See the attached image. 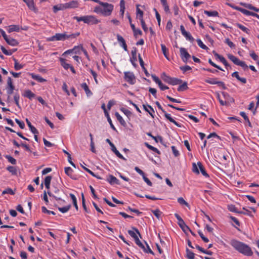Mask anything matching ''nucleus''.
Segmentation results:
<instances>
[{
    "instance_id": "obj_1",
    "label": "nucleus",
    "mask_w": 259,
    "mask_h": 259,
    "mask_svg": "<svg viewBox=\"0 0 259 259\" xmlns=\"http://www.w3.org/2000/svg\"><path fill=\"white\" fill-rule=\"evenodd\" d=\"M230 244L236 250L244 255L250 256L253 254L251 247L242 242L232 239L230 241Z\"/></svg>"
},
{
    "instance_id": "obj_2",
    "label": "nucleus",
    "mask_w": 259,
    "mask_h": 259,
    "mask_svg": "<svg viewBox=\"0 0 259 259\" xmlns=\"http://www.w3.org/2000/svg\"><path fill=\"white\" fill-rule=\"evenodd\" d=\"M99 6L94 8V12L105 17L109 16L114 10V5L106 2H100Z\"/></svg>"
},
{
    "instance_id": "obj_3",
    "label": "nucleus",
    "mask_w": 259,
    "mask_h": 259,
    "mask_svg": "<svg viewBox=\"0 0 259 259\" xmlns=\"http://www.w3.org/2000/svg\"><path fill=\"white\" fill-rule=\"evenodd\" d=\"M79 34H71L68 35L66 33H56L55 35L52 36L50 37L47 38V40L49 41H59L61 40L63 41L71 37H75V36Z\"/></svg>"
},
{
    "instance_id": "obj_4",
    "label": "nucleus",
    "mask_w": 259,
    "mask_h": 259,
    "mask_svg": "<svg viewBox=\"0 0 259 259\" xmlns=\"http://www.w3.org/2000/svg\"><path fill=\"white\" fill-rule=\"evenodd\" d=\"M100 22L96 16L94 15L84 16V23L88 25H96Z\"/></svg>"
},
{
    "instance_id": "obj_5",
    "label": "nucleus",
    "mask_w": 259,
    "mask_h": 259,
    "mask_svg": "<svg viewBox=\"0 0 259 259\" xmlns=\"http://www.w3.org/2000/svg\"><path fill=\"white\" fill-rule=\"evenodd\" d=\"M135 243H136V244L138 246H139L140 248H141L145 252L154 254V252L150 249L149 245L146 242H145V241L144 242L145 244H146V247H145V245L140 240L139 238H137L136 239H135Z\"/></svg>"
},
{
    "instance_id": "obj_6",
    "label": "nucleus",
    "mask_w": 259,
    "mask_h": 259,
    "mask_svg": "<svg viewBox=\"0 0 259 259\" xmlns=\"http://www.w3.org/2000/svg\"><path fill=\"white\" fill-rule=\"evenodd\" d=\"M205 81L210 84H217L224 90L226 89L225 83L223 81L218 80L217 78H208L205 79Z\"/></svg>"
},
{
    "instance_id": "obj_7",
    "label": "nucleus",
    "mask_w": 259,
    "mask_h": 259,
    "mask_svg": "<svg viewBox=\"0 0 259 259\" xmlns=\"http://www.w3.org/2000/svg\"><path fill=\"white\" fill-rule=\"evenodd\" d=\"M124 78L125 80L130 84H134L136 83V77L132 72H124Z\"/></svg>"
},
{
    "instance_id": "obj_8",
    "label": "nucleus",
    "mask_w": 259,
    "mask_h": 259,
    "mask_svg": "<svg viewBox=\"0 0 259 259\" xmlns=\"http://www.w3.org/2000/svg\"><path fill=\"white\" fill-rule=\"evenodd\" d=\"M180 30L181 31L182 34L186 38V39L189 41L190 42L193 43L195 39L194 37L191 35V33L189 32H187L183 25L180 26Z\"/></svg>"
},
{
    "instance_id": "obj_9",
    "label": "nucleus",
    "mask_w": 259,
    "mask_h": 259,
    "mask_svg": "<svg viewBox=\"0 0 259 259\" xmlns=\"http://www.w3.org/2000/svg\"><path fill=\"white\" fill-rule=\"evenodd\" d=\"M24 3L26 4L29 9L34 13H36L38 12V10L35 7L34 0H23Z\"/></svg>"
},
{
    "instance_id": "obj_10",
    "label": "nucleus",
    "mask_w": 259,
    "mask_h": 259,
    "mask_svg": "<svg viewBox=\"0 0 259 259\" xmlns=\"http://www.w3.org/2000/svg\"><path fill=\"white\" fill-rule=\"evenodd\" d=\"M180 55L183 61L186 62L191 57L190 55L188 53L185 48H181L180 50Z\"/></svg>"
},
{
    "instance_id": "obj_11",
    "label": "nucleus",
    "mask_w": 259,
    "mask_h": 259,
    "mask_svg": "<svg viewBox=\"0 0 259 259\" xmlns=\"http://www.w3.org/2000/svg\"><path fill=\"white\" fill-rule=\"evenodd\" d=\"M7 84V92L8 95H10L13 93L15 88L13 84L12 78L10 77H9L8 78Z\"/></svg>"
},
{
    "instance_id": "obj_12",
    "label": "nucleus",
    "mask_w": 259,
    "mask_h": 259,
    "mask_svg": "<svg viewBox=\"0 0 259 259\" xmlns=\"http://www.w3.org/2000/svg\"><path fill=\"white\" fill-rule=\"evenodd\" d=\"M117 39L120 46L122 47L125 51H127V47L123 37L119 34H117Z\"/></svg>"
},
{
    "instance_id": "obj_13",
    "label": "nucleus",
    "mask_w": 259,
    "mask_h": 259,
    "mask_svg": "<svg viewBox=\"0 0 259 259\" xmlns=\"http://www.w3.org/2000/svg\"><path fill=\"white\" fill-rule=\"evenodd\" d=\"M66 9L70 8H76L78 7V3L76 1H72L68 3H65Z\"/></svg>"
},
{
    "instance_id": "obj_14",
    "label": "nucleus",
    "mask_w": 259,
    "mask_h": 259,
    "mask_svg": "<svg viewBox=\"0 0 259 259\" xmlns=\"http://www.w3.org/2000/svg\"><path fill=\"white\" fill-rule=\"evenodd\" d=\"M20 29V27L18 25H11L8 27L7 31L9 33H11L14 31L19 32Z\"/></svg>"
},
{
    "instance_id": "obj_15",
    "label": "nucleus",
    "mask_w": 259,
    "mask_h": 259,
    "mask_svg": "<svg viewBox=\"0 0 259 259\" xmlns=\"http://www.w3.org/2000/svg\"><path fill=\"white\" fill-rule=\"evenodd\" d=\"M5 40L7 44L12 46H16L18 45V41L13 38L8 37Z\"/></svg>"
},
{
    "instance_id": "obj_16",
    "label": "nucleus",
    "mask_w": 259,
    "mask_h": 259,
    "mask_svg": "<svg viewBox=\"0 0 259 259\" xmlns=\"http://www.w3.org/2000/svg\"><path fill=\"white\" fill-rule=\"evenodd\" d=\"M143 106L144 110L148 112L152 117H154V110L153 108L148 105H143Z\"/></svg>"
},
{
    "instance_id": "obj_17",
    "label": "nucleus",
    "mask_w": 259,
    "mask_h": 259,
    "mask_svg": "<svg viewBox=\"0 0 259 259\" xmlns=\"http://www.w3.org/2000/svg\"><path fill=\"white\" fill-rule=\"evenodd\" d=\"M134 229L135 230V231H132V230H128V233L135 240L136 238H138V236L137 234H138L140 237H141V235H140V232H139V231H138V229H137L136 228H134Z\"/></svg>"
},
{
    "instance_id": "obj_18",
    "label": "nucleus",
    "mask_w": 259,
    "mask_h": 259,
    "mask_svg": "<svg viewBox=\"0 0 259 259\" xmlns=\"http://www.w3.org/2000/svg\"><path fill=\"white\" fill-rule=\"evenodd\" d=\"M164 112V116L165 118L168 120L170 122H172L174 123L176 125H177L178 127H180L181 125L179 123H178L176 120H175L171 116V115L170 114H168L167 113Z\"/></svg>"
},
{
    "instance_id": "obj_19",
    "label": "nucleus",
    "mask_w": 259,
    "mask_h": 259,
    "mask_svg": "<svg viewBox=\"0 0 259 259\" xmlns=\"http://www.w3.org/2000/svg\"><path fill=\"white\" fill-rule=\"evenodd\" d=\"M53 11L54 13H57L60 10L66 9L65 4H61L58 5H55L53 7Z\"/></svg>"
},
{
    "instance_id": "obj_20",
    "label": "nucleus",
    "mask_w": 259,
    "mask_h": 259,
    "mask_svg": "<svg viewBox=\"0 0 259 259\" xmlns=\"http://www.w3.org/2000/svg\"><path fill=\"white\" fill-rule=\"evenodd\" d=\"M31 77L33 79L39 82H43L46 81V80L45 79H44L41 76H40L39 75H36L34 73H31Z\"/></svg>"
},
{
    "instance_id": "obj_21",
    "label": "nucleus",
    "mask_w": 259,
    "mask_h": 259,
    "mask_svg": "<svg viewBox=\"0 0 259 259\" xmlns=\"http://www.w3.org/2000/svg\"><path fill=\"white\" fill-rule=\"evenodd\" d=\"M81 87L84 90L88 97L91 96L92 95V92L89 89L86 83H82L81 84Z\"/></svg>"
},
{
    "instance_id": "obj_22",
    "label": "nucleus",
    "mask_w": 259,
    "mask_h": 259,
    "mask_svg": "<svg viewBox=\"0 0 259 259\" xmlns=\"http://www.w3.org/2000/svg\"><path fill=\"white\" fill-rule=\"evenodd\" d=\"M182 82V80L180 79L174 77H171L168 84L172 85L179 84Z\"/></svg>"
},
{
    "instance_id": "obj_23",
    "label": "nucleus",
    "mask_w": 259,
    "mask_h": 259,
    "mask_svg": "<svg viewBox=\"0 0 259 259\" xmlns=\"http://www.w3.org/2000/svg\"><path fill=\"white\" fill-rule=\"evenodd\" d=\"M60 63H61V65L66 70H67L68 68H69V67L71 66L70 64H69V63H68L67 62L66 60L64 59V58H60Z\"/></svg>"
},
{
    "instance_id": "obj_24",
    "label": "nucleus",
    "mask_w": 259,
    "mask_h": 259,
    "mask_svg": "<svg viewBox=\"0 0 259 259\" xmlns=\"http://www.w3.org/2000/svg\"><path fill=\"white\" fill-rule=\"evenodd\" d=\"M197 165H198V166L199 168L200 169V172H201L202 175L206 178L209 177L208 175L207 174L206 171H205L202 163L200 162H198Z\"/></svg>"
},
{
    "instance_id": "obj_25",
    "label": "nucleus",
    "mask_w": 259,
    "mask_h": 259,
    "mask_svg": "<svg viewBox=\"0 0 259 259\" xmlns=\"http://www.w3.org/2000/svg\"><path fill=\"white\" fill-rule=\"evenodd\" d=\"M125 10V2L124 0H120V14L122 18L123 17L124 13Z\"/></svg>"
},
{
    "instance_id": "obj_26",
    "label": "nucleus",
    "mask_w": 259,
    "mask_h": 259,
    "mask_svg": "<svg viewBox=\"0 0 259 259\" xmlns=\"http://www.w3.org/2000/svg\"><path fill=\"white\" fill-rule=\"evenodd\" d=\"M228 57L231 61H232L235 64L237 65H238L240 62V60L238 58L233 55L228 54Z\"/></svg>"
},
{
    "instance_id": "obj_27",
    "label": "nucleus",
    "mask_w": 259,
    "mask_h": 259,
    "mask_svg": "<svg viewBox=\"0 0 259 259\" xmlns=\"http://www.w3.org/2000/svg\"><path fill=\"white\" fill-rule=\"evenodd\" d=\"M108 182L111 184H118V180L112 175H110L107 179Z\"/></svg>"
},
{
    "instance_id": "obj_28",
    "label": "nucleus",
    "mask_w": 259,
    "mask_h": 259,
    "mask_svg": "<svg viewBox=\"0 0 259 259\" xmlns=\"http://www.w3.org/2000/svg\"><path fill=\"white\" fill-rule=\"evenodd\" d=\"M161 50H162V53L164 55V57L167 60H169L168 51L167 48L166 47V46L164 44H161Z\"/></svg>"
},
{
    "instance_id": "obj_29",
    "label": "nucleus",
    "mask_w": 259,
    "mask_h": 259,
    "mask_svg": "<svg viewBox=\"0 0 259 259\" xmlns=\"http://www.w3.org/2000/svg\"><path fill=\"white\" fill-rule=\"evenodd\" d=\"M26 121L31 132L34 134H37L38 133L37 129L31 124V122L27 119H26Z\"/></svg>"
},
{
    "instance_id": "obj_30",
    "label": "nucleus",
    "mask_w": 259,
    "mask_h": 259,
    "mask_svg": "<svg viewBox=\"0 0 259 259\" xmlns=\"http://www.w3.org/2000/svg\"><path fill=\"white\" fill-rule=\"evenodd\" d=\"M240 5L249 10H253L255 12H258V10H257V8L253 7L251 4H247V3H241Z\"/></svg>"
},
{
    "instance_id": "obj_31",
    "label": "nucleus",
    "mask_w": 259,
    "mask_h": 259,
    "mask_svg": "<svg viewBox=\"0 0 259 259\" xmlns=\"http://www.w3.org/2000/svg\"><path fill=\"white\" fill-rule=\"evenodd\" d=\"M52 179V178L50 176H48L45 178L44 183L46 188L48 189H49L50 188V184Z\"/></svg>"
},
{
    "instance_id": "obj_32",
    "label": "nucleus",
    "mask_w": 259,
    "mask_h": 259,
    "mask_svg": "<svg viewBox=\"0 0 259 259\" xmlns=\"http://www.w3.org/2000/svg\"><path fill=\"white\" fill-rule=\"evenodd\" d=\"M65 174L70 177L71 179L75 180L76 178L73 177L72 176V172L73 170L70 167H67L65 168Z\"/></svg>"
},
{
    "instance_id": "obj_33",
    "label": "nucleus",
    "mask_w": 259,
    "mask_h": 259,
    "mask_svg": "<svg viewBox=\"0 0 259 259\" xmlns=\"http://www.w3.org/2000/svg\"><path fill=\"white\" fill-rule=\"evenodd\" d=\"M204 13L207 15L208 17H217L219 15V13L217 11H204Z\"/></svg>"
},
{
    "instance_id": "obj_34",
    "label": "nucleus",
    "mask_w": 259,
    "mask_h": 259,
    "mask_svg": "<svg viewBox=\"0 0 259 259\" xmlns=\"http://www.w3.org/2000/svg\"><path fill=\"white\" fill-rule=\"evenodd\" d=\"M222 95L226 100L225 101H227V103L229 102H234L233 98H231L227 93L222 92Z\"/></svg>"
},
{
    "instance_id": "obj_35",
    "label": "nucleus",
    "mask_w": 259,
    "mask_h": 259,
    "mask_svg": "<svg viewBox=\"0 0 259 259\" xmlns=\"http://www.w3.org/2000/svg\"><path fill=\"white\" fill-rule=\"evenodd\" d=\"M24 96L29 99H31L34 97L35 94L33 93L30 90H26L24 92Z\"/></svg>"
},
{
    "instance_id": "obj_36",
    "label": "nucleus",
    "mask_w": 259,
    "mask_h": 259,
    "mask_svg": "<svg viewBox=\"0 0 259 259\" xmlns=\"http://www.w3.org/2000/svg\"><path fill=\"white\" fill-rule=\"evenodd\" d=\"M160 2L161 4L162 5V6L163 7L164 10L166 13H169V6L167 3V0H160Z\"/></svg>"
},
{
    "instance_id": "obj_37",
    "label": "nucleus",
    "mask_w": 259,
    "mask_h": 259,
    "mask_svg": "<svg viewBox=\"0 0 259 259\" xmlns=\"http://www.w3.org/2000/svg\"><path fill=\"white\" fill-rule=\"evenodd\" d=\"M115 115L116 117L117 118V119L118 120V121L120 122V123L122 125H125L126 124L125 121L123 119L122 116L118 113L116 112L115 114Z\"/></svg>"
},
{
    "instance_id": "obj_38",
    "label": "nucleus",
    "mask_w": 259,
    "mask_h": 259,
    "mask_svg": "<svg viewBox=\"0 0 259 259\" xmlns=\"http://www.w3.org/2000/svg\"><path fill=\"white\" fill-rule=\"evenodd\" d=\"M235 25H236V26L238 28L240 29L243 32L246 33L247 34H249V33L250 30L247 28H246V27L244 26L243 25H241V24H239V23H236Z\"/></svg>"
},
{
    "instance_id": "obj_39",
    "label": "nucleus",
    "mask_w": 259,
    "mask_h": 259,
    "mask_svg": "<svg viewBox=\"0 0 259 259\" xmlns=\"http://www.w3.org/2000/svg\"><path fill=\"white\" fill-rule=\"evenodd\" d=\"M137 17L140 20H143V12L138 8V6H137Z\"/></svg>"
},
{
    "instance_id": "obj_40",
    "label": "nucleus",
    "mask_w": 259,
    "mask_h": 259,
    "mask_svg": "<svg viewBox=\"0 0 259 259\" xmlns=\"http://www.w3.org/2000/svg\"><path fill=\"white\" fill-rule=\"evenodd\" d=\"M240 115L244 118L245 121L247 123L249 126L251 127V124L250 122L248 116L246 115V113L244 112H241L240 113Z\"/></svg>"
},
{
    "instance_id": "obj_41",
    "label": "nucleus",
    "mask_w": 259,
    "mask_h": 259,
    "mask_svg": "<svg viewBox=\"0 0 259 259\" xmlns=\"http://www.w3.org/2000/svg\"><path fill=\"white\" fill-rule=\"evenodd\" d=\"M145 146H146V147H147L149 149H150V150H151L153 151V152H154L157 153V154H160V151H159V150L157 148H155V147H153V146H151V145H149L148 143H145Z\"/></svg>"
},
{
    "instance_id": "obj_42",
    "label": "nucleus",
    "mask_w": 259,
    "mask_h": 259,
    "mask_svg": "<svg viewBox=\"0 0 259 259\" xmlns=\"http://www.w3.org/2000/svg\"><path fill=\"white\" fill-rule=\"evenodd\" d=\"M188 88L187 83L186 82H184L182 84L179 85L178 88V91L179 92H183L187 90Z\"/></svg>"
},
{
    "instance_id": "obj_43",
    "label": "nucleus",
    "mask_w": 259,
    "mask_h": 259,
    "mask_svg": "<svg viewBox=\"0 0 259 259\" xmlns=\"http://www.w3.org/2000/svg\"><path fill=\"white\" fill-rule=\"evenodd\" d=\"M180 228L185 232L187 231H190V228L186 225L184 221L181 222L180 223L178 224Z\"/></svg>"
},
{
    "instance_id": "obj_44",
    "label": "nucleus",
    "mask_w": 259,
    "mask_h": 259,
    "mask_svg": "<svg viewBox=\"0 0 259 259\" xmlns=\"http://www.w3.org/2000/svg\"><path fill=\"white\" fill-rule=\"evenodd\" d=\"M7 169L13 175L17 174V170L15 167L13 166H9L7 167Z\"/></svg>"
},
{
    "instance_id": "obj_45",
    "label": "nucleus",
    "mask_w": 259,
    "mask_h": 259,
    "mask_svg": "<svg viewBox=\"0 0 259 259\" xmlns=\"http://www.w3.org/2000/svg\"><path fill=\"white\" fill-rule=\"evenodd\" d=\"M196 41L200 48L205 50H208V48L203 43L202 41L200 39H197Z\"/></svg>"
},
{
    "instance_id": "obj_46",
    "label": "nucleus",
    "mask_w": 259,
    "mask_h": 259,
    "mask_svg": "<svg viewBox=\"0 0 259 259\" xmlns=\"http://www.w3.org/2000/svg\"><path fill=\"white\" fill-rule=\"evenodd\" d=\"M152 212L158 220L160 219L162 214V212L159 209H156L155 210H152Z\"/></svg>"
},
{
    "instance_id": "obj_47",
    "label": "nucleus",
    "mask_w": 259,
    "mask_h": 259,
    "mask_svg": "<svg viewBox=\"0 0 259 259\" xmlns=\"http://www.w3.org/2000/svg\"><path fill=\"white\" fill-rule=\"evenodd\" d=\"M105 116L106 117L107 119V121L110 124V127L114 131H116V129L113 124L112 123V120L111 118L110 117L109 113H107L106 115H105Z\"/></svg>"
},
{
    "instance_id": "obj_48",
    "label": "nucleus",
    "mask_w": 259,
    "mask_h": 259,
    "mask_svg": "<svg viewBox=\"0 0 259 259\" xmlns=\"http://www.w3.org/2000/svg\"><path fill=\"white\" fill-rule=\"evenodd\" d=\"M161 78L163 79V81H164L165 82H167V83H169V80L170 79V78L171 77L168 76L165 73L163 72L161 74Z\"/></svg>"
},
{
    "instance_id": "obj_49",
    "label": "nucleus",
    "mask_w": 259,
    "mask_h": 259,
    "mask_svg": "<svg viewBox=\"0 0 259 259\" xmlns=\"http://www.w3.org/2000/svg\"><path fill=\"white\" fill-rule=\"evenodd\" d=\"M71 205H68L67 206L62 207H58L59 210L62 213H65L67 212L70 208Z\"/></svg>"
},
{
    "instance_id": "obj_50",
    "label": "nucleus",
    "mask_w": 259,
    "mask_h": 259,
    "mask_svg": "<svg viewBox=\"0 0 259 259\" xmlns=\"http://www.w3.org/2000/svg\"><path fill=\"white\" fill-rule=\"evenodd\" d=\"M14 60L15 61L14 68L15 70H19L23 67V65L21 64H19L16 59L14 58Z\"/></svg>"
},
{
    "instance_id": "obj_51",
    "label": "nucleus",
    "mask_w": 259,
    "mask_h": 259,
    "mask_svg": "<svg viewBox=\"0 0 259 259\" xmlns=\"http://www.w3.org/2000/svg\"><path fill=\"white\" fill-rule=\"evenodd\" d=\"M196 248L198 250H199V251H200L201 252H203V253H204L205 254H209V255H211L212 253L211 251L205 250L203 248H202L201 247L199 246L198 245H196Z\"/></svg>"
},
{
    "instance_id": "obj_52",
    "label": "nucleus",
    "mask_w": 259,
    "mask_h": 259,
    "mask_svg": "<svg viewBox=\"0 0 259 259\" xmlns=\"http://www.w3.org/2000/svg\"><path fill=\"white\" fill-rule=\"evenodd\" d=\"M187 257L188 259H194L195 254L189 249H187Z\"/></svg>"
},
{
    "instance_id": "obj_53",
    "label": "nucleus",
    "mask_w": 259,
    "mask_h": 259,
    "mask_svg": "<svg viewBox=\"0 0 259 259\" xmlns=\"http://www.w3.org/2000/svg\"><path fill=\"white\" fill-rule=\"evenodd\" d=\"M5 157L11 163L13 164H15L16 163V160L11 156L6 155Z\"/></svg>"
},
{
    "instance_id": "obj_54",
    "label": "nucleus",
    "mask_w": 259,
    "mask_h": 259,
    "mask_svg": "<svg viewBox=\"0 0 259 259\" xmlns=\"http://www.w3.org/2000/svg\"><path fill=\"white\" fill-rule=\"evenodd\" d=\"M178 202L182 205L189 206L188 203L182 197H179L178 199Z\"/></svg>"
},
{
    "instance_id": "obj_55",
    "label": "nucleus",
    "mask_w": 259,
    "mask_h": 259,
    "mask_svg": "<svg viewBox=\"0 0 259 259\" xmlns=\"http://www.w3.org/2000/svg\"><path fill=\"white\" fill-rule=\"evenodd\" d=\"M120 110L128 117H130L132 115V112L128 110V109H126L124 108H122L120 109Z\"/></svg>"
},
{
    "instance_id": "obj_56",
    "label": "nucleus",
    "mask_w": 259,
    "mask_h": 259,
    "mask_svg": "<svg viewBox=\"0 0 259 259\" xmlns=\"http://www.w3.org/2000/svg\"><path fill=\"white\" fill-rule=\"evenodd\" d=\"M173 154L175 157H178L180 155V152L179 150L176 148L175 146H172L171 147Z\"/></svg>"
},
{
    "instance_id": "obj_57",
    "label": "nucleus",
    "mask_w": 259,
    "mask_h": 259,
    "mask_svg": "<svg viewBox=\"0 0 259 259\" xmlns=\"http://www.w3.org/2000/svg\"><path fill=\"white\" fill-rule=\"evenodd\" d=\"M235 9L239 11L240 12H241V13H242L243 14H244L246 15H247V16L249 15L250 11H249L246 9H244L241 8H237V7H236Z\"/></svg>"
},
{
    "instance_id": "obj_58",
    "label": "nucleus",
    "mask_w": 259,
    "mask_h": 259,
    "mask_svg": "<svg viewBox=\"0 0 259 259\" xmlns=\"http://www.w3.org/2000/svg\"><path fill=\"white\" fill-rule=\"evenodd\" d=\"M192 171L193 172L196 174H199V171L198 169V166L197 164H196L195 163H193L192 164Z\"/></svg>"
},
{
    "instance_id": "obj_59",
    "label": "nucleus",
    "mask_w": 259,
    "mask_h": 259,
    "mask_svg": "<svg viewBox=\"0 0 259 259\" xmlns=\"http://www.w3.org/2000/svg\"><path fill=\"white\" fill-rule=\"evenodd\" d=\"M6 194L14 195L15 193L13 192V190L11 188H7L6 190H4L2 192L3 195H5Z\"/></svg>"
},
{
    "instance_id": "obj_60",
    "label": "nucleus",
    "mask_w": 259,
    "mask_h": 259,
    "mask_svg": "<svg viewBox=\"0 0 259 259\" xmlns=\"http://www.w3.org/2000/svg\"><path fill=\"white\" fill-rule=\"evenodd\" d=\"M41 209H42V211L44 212V213H47L49 214H53V215H55V212L53 211H51V210H48L46 207L45 206H42L41 207Z\"/></svg>"
},
{
    "instance_id": "obj_61",
    "label": "nucleus",
    "mask_w": 259,
    "mask_h": 259,
    "mask_svg": "<svg viewBox=\"0 0 259 259\" xmlns=\"http://www.w3.org/2000/svg\"><path fill=\"white\" fill-rule=\"evenodd\" d=\"M1 49L3 53L6 55L9 56L12 54V52L11 51L7 50L3 46H1Z\"/></svg>"
},
{
    "instance_id": "obj_62",
    "label": "nucleus",
    "mask_w": 259,
    "mask_h": 259,
    "mask_svg": "<svg viewBox=\"0 0 259 259\" xmlns=\"http://www.w3.org/2000/svg\"><path fill=\"white\" fill-rule=\"evenodd\" d=\"M151 77H152L153 80L155 82V83L158 84V85L160 84V83L161 82V80L155 75L152 74Z\"/></svg>"
},
{
    "instance_id": "obj_63",
    "label": "nucleus",
    "mask_w": 259,
    "mask_h": 259,
    "mask_svg": "<svg viewBox=\"0 0 259 259\" xmlns=\"http://www.w3.org/2000/svg\"><path fill=\"white\" fill-rule=\"evenodd\" d=\"M15 121L21 128L23 129L24 128L25 123L23 121H21L17 118L15 119Z\"/></svg>"
},
{
    "instance_id": "obj_64",
    "label": "nucleus",
    "mask_w": 259,
    "mask_h": 259,
    "mask_svg": "<svg viewBox=\"0 0 259 259\" xmlns=\"http://www.w3.org/2000/svg\"><path fill=\"white\" fill-rule=\"evenodd\" d=\"M225 42L231 48H233L235 47V45L234 43L231 41L229 38H226L225 39Z\"/></svg>"
}]
</instances>
